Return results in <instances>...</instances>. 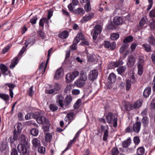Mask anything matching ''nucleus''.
Masks as SVG:
<instances>
[{
    "label": "nucleus",
    "mask_w": 155,
    "mask_h": 155,
    "mask_svg": "<svg viewBox=\"0 0 155 155\" xmlns=\"http://www.w3.org/2000/svg\"><path fill=\"white\" fill-rule=\"evenodd\" d=\"M106 119L107 123L109 124H113V126L115 128L117 127V119L115 117V115L111 112H108L105 116Z\"/></svg>",
    "instance_id": "nucleus-1"
},
{
    "label": "nucleus",
    "mask_w": 155,
    "mask_h": 155,
    "mask_svg": "<svg viewBox=\"0 0 155 155\" xmlns=\"http://www.w3.org/2000/svg\"><path fill=\"white\" fill-rule=\"evenodd\" d=\"M79 74L78 71H74L71 73H68L65 77L66 82L69 83L71 82L78 76Z\"/></svg>",
    "instance_id": "nucleus-2"
},
{
    "label": "nucleus",
    "mask_w": 155,
    "mask_h": 155,
    "mask_svg": "<svg viewBox=\"0 0 155 155\" xmlns=\"http://www.w3.org/2000/svg\"><path fill=\"white\" fill-rule=\"evenodd\" d=\"M144 65V60L142 58H139L137 62V74L140 76H141L143 73L144 71L143 66Z\"/></svg>",
    "instance_id": "nucleus-3"
},
{
    "label": "nucleus",
    "mask_w": 155,
    "mask_h": 155,
    "mask_svg": "<svg viewBox=\"0 0 155 155\" xmlns=\"http://www.w3.org/2000/svg\"><path fill=\"white\" fill-rule=\"evenodd\" d=\"M98 75V72L97 70H92L90 72L88 78L89 80L93 82L97 78Z\"/></svg>",
    "instance_id": "nucleus-4"
},
{
    "label": "nucleus",
    "mask_w": 155,
    "mask_h": 155,
    "mask_svg": "<svg viewBox=\"0 0 155 155\" xmlns=\"http://www.w3.org/2000/svg\"><path fill=\"white\" fill-rule=\"evenodd\" d=\"M104 47L107 48H110L111 50H113L116 48V43L114 41L111 43L109 41H105L103 44Z\"/></svg>",
    "instance_id": "nucleus-5"
},
{
    "label": "nucleus",
    "mask_w": 155,
    "mask_h": 155,
    "mask_svg": "<svg viewBox=\"0 0 155 155\" xmlns=\"http://www.w3.org/2000/svg\"><path fill=\"white\" fill-rule=\"evenodd\" d=\"M27 145L22 144H18L17 147L18 151L20 153L23 154V155H28V153L26 146Z\"/></svg>",
    "instance_id": "nucleus-6"
},
{
    "label": "nucleus",
    "mask_w": 155,
    "mask_h": 155,
    "mask_svg": "<svg viewBox=\"0 0 155 155\" xmlns=\"http://www.w3.org/2000/svg\"><path fill=\"white\" fill-rule=\"evenodd\" d=\"M18 140L21 142L19 144L28 145V138L24 134H21L19 136Z\"/></svg>",
    "instance_id": "nucleus-7"
},
{
    "label": "nucleus",
    "mask_w": 155,
    "mask_h": 155,
    "mask_svg": "<svg viewBox=\"0 0 155 155\" xmlns=\"http://www.w3.org/2000/svg\"><path fill=\"white\" fill-rule=\"evenodd\" d=\"M74 113L73 112L68 113L65 118L64 120L66 122H68V125L69 124L74 120Z\"/></svg>",
    "instance_id": "nucleus-8"
},
{
    "label": "nucleus",
    "mask_w": 155,
    "mask_h": 155,
    "mask_svg": "<svg viewBox=\"0 0 155 155\" xmlns=\"http://www.w3.org/2000/svg\"><path fill=\"white\" fill-rule=\"evenodd\" d=\"M141 126V123L140 121H137L136 122L132 127L133 132L138 133L140 130Z\"/></svg>",
    "instance_id": "nucleus-9"
},
{
    "label": "nucleus",
    "mask_w": 155,
    "mask_h": 155,
    "mask_svg": "<svg viewBox=\"0 0 155 155\" xmlns=\"http://www.w3.org/2000/svg\"><path fill=\"white\" fill-rule=\"evenodd\" d=\"M135 62V58L132 55L129 56L127 58V64L130 67H131L134 64Z\"/></svg>",
    "instance_id": "nucleus-10"
},
{
    "label": "nucleus",
    "mask_w": 155,
    "mask_h": 155,
    "mask_svg": "<svg viewBox=\"0 0 155 155\" xmlns=\"http://www.w3.org/2000/svg\"><path fill=\"white\" fill-rule=\"evenodd\" d=\"M64 100V97L60 94L57 96L56 102L61 108L64 107L63 101Z\"/></svg>",
    "instance_id": "nucleus-11"
},
{
    "label": "nucleus",
    "mask_w": 155,
    "mask_h": 155,
    "mask_svg": "<svg viewBox=\"0 0 155 155\" xmlns=\"http://www.w3.org/2000/svg\"><path fill=\"white\" fill-rule=\"evenodd\" d=\"M116 79V75L114 73H112L110 74L108 76L107 81L110 84H113L115 82Z\"/></svg>",
    "instance_id": "nucleus-12"
},
{
    "label": "nucleus",
    "mask_w": 155,
    "mask_h": 155,
    "mask_svg": "<svg viewBox=\"0 0 155 155\" xmlns=\"http://www.w3.org/2000/svg\"><path fill=\"white\" fill-rule=\"evenodd\" d=\"M113 22L116 25H121L123 22V19L121 17L116 16L113 19Z\"/></svg>",
    "instance_id": "nucleus-13"
},
{
    "label": "nucleus",
    "mask_w": 155,
    "mask_h": 155,
    "mask_svg": "<svg viewBox=\"0 0 155 155\" xmlns=\"http://www.w3.org/2000/svg\"><path fill=\"white\" fill-rule=\"evenodd\" d=\"M33 147L35 149H37L41 146L40 140L37 138H35L32 140Z\"/></svg>",
    "instance_id": "nucleus-14"
},
{
    "label": "nucleus",
    "mask_w": 155,
    "mask_h": 155,
    "mask_svg": "<svg viewBox=\"0 0 155 155\" xmlns=\"http://www.w3.org/2000/svg\"><path fill=\"white\" fill-rule=\"evenodd\" d=\"M37 122L39 124L47 123L48 120L46 117L42 116H38Z\"/></svg>",
    "instance_id": "nucleus-15"
},
{
    "label": "nucleus",
    "mask_w": 155,
    "mask_h": 155,
    "mask_svg": "<svg viewBox=\"0 0 155 155\" xmlns=\"http://www.w3.org/2000/svg\"><path fill=\"white\" fill-rule=\"evenodd\" d=\"M49 22V20L46 18L42 17L40 20L39 25L42 28V29H43L44 27V24L45 23L46 25H48Z\"/></svg>",
    "instance_id": "nucleus-16"
},
{
    "label": "nucleus",
    "mask_w": 155,
    "mask_h": 155,
    "mask_svg": "<svg viewBox=\"0 0 155 155\" xmlns=\"http://www.w3.org/2000/svg\"><path fill=\"white\" fill-rule=\"evenodd\" d=\"M69 33L66 30H64L58 34L59 38L62 39H65L69 36Z\"/></svg>",
    "instance_id": "nucleus-17"
},
{
    "label": "nucleus",
    "mask_w": 155,
    "mask_h": 155,
    "mask_svg": "<svg viewBox=\"0 0 155 155\" xmlns=\"http://www.w3.org/2000/svg\"><path fill=\"white\" fill-rule=\"evenodd\" d=\"M94 17V13L92 12H90L86 15L85 16L83 17V19L85 22H86L91 19Z\"/></svg>",
    "instance_id": "nucleus-18"
},
{
    "label": "nucleus",
    "mask_w": 155,
    "mask_h": 155,
    "mask_svg": "<svg viewBox=\"0 0 155 155\" xmlns=\"http://www.w3.org/2000/svg\"><path fill=\"white\" fill-rule=\"evenodd\" d=\"M151 89L150 87H147L145 88L143 94L144 97L147 98L149 96L151 93Z\"/></svg>",
    "instance_id": "nucleus-19"
},
{
    "label": "nucleus",
    "mask_w": 155,
    "mask_h": 155,
    "mask_svg": "<svg viewBox=\"0 0 155 155\" xmlns=\"http://www.w3.org/2000/svg\"><path fill=\"white\" fill-rule=\"evenodd\" d=\"M21 57L19 55H18L13 59V60L10 65V68H13L15 65L18 64V61L20 59Z\"/></svg>",
    "instance_id": "nucleus-20"
},
{
    "label": "nucleus",
    "mask_w": 155,
    "mask_h": 155,
    "mask_svg": "<svg viewBox=\"0 0 155 155\" xmlns=\"http://www.w3.org/2000/svg\"><path fill=\"white\" fill-rule=\"evenodd\" d=\"M85 83V81H84L80 78L78 79L74 82L75 85L79 87L84 86Z\"/></svg>",
    "instance_id": "nucleus-21"
},
{
    "label": "nucleus",
    "mask_w": 155,
    "mask_h": 155,
    "mask_svg": "<svg viewBox=\"0 0 155 155\" xmlns=\"http://www.w3.org/2000/svg\"><path fill=\"white\" fill-rule=\"evenodd\" d=\"M149 121V119L147 117L143 116L141 120L143 126L144 127H147Z\"/></svg>",
    "instance_id": "nucleus-22"
},
{
    "label": "nucleus",
    "mask_w": 155,
    "mask_h": 155,
    "mask_svg": "<svg viewBox=\"0 0 155 155\" xmlns=\"http://www.w3.org/2000/svg\"><path fill=\"white\" fill-rule=\"evenodd\" d=\"M72 97L70 95L67 96L64 100V104L66 107L68 106L72 101Z\"/></svg>",
    "instance_id": "nucleus-23"
},
{
    "label": "nucleus",
    "mask_w": 155,
    "mask_h": 155,
    "mask_svg": "<svg viewBox=\"0 0 155 155\" xmlns=\"http://www.w3.org/2000/svg\"><path fill=\"white\" fill-rule=\"evenodd\" d=\"M143 49L147 52H150L152 51L151 47L150 45L145 43L142 45Z\"/></svg>",
    "instance_id": "nucleus-24"
},
{
    "label": "nucleus",
    "mask_w": 155,
    "mask_h": 155,
    "mask_svg": "<svg viewBox=\"0 0 155 155\" xmlns=\"http://www.w3.org/2000/svg\"><path fill=\"white\" fill-rule=\"evenodd\" d=\"M124 63L122 60H119L116 62H112L110 63V65L113 67H117L120 65H122Z\"/></svg>",
    "instance_id": "nucleus-25"
},
{
    "label": "nucleus",
    "mask_w": 155,
    "mask_h": 155,
    "mask_svg": "<svg viewBox=\"0 0 155 155\" xmlns=\"http://www.w3.org/2000/svg\"><path fill=\"white\" fill-rule=\"evenodd\" d=\"M142 105V102L141 100H138L132 104V109H136L140 108Z\"/></svg>",
    "instance_id": "nucleus-26"
},
{
    "label": "nucleus",
    "mask_w": 155,
    "mask_h": 155,
    "mask_svg": "<svg viewBox=\"0 0 155 155\" xmlns=\"http://www.w3.org/2000/svg\"><path fill=\"white\" fill-rule=\"evenodd\" d=\"M126 69L127 68L126 67L121 66L118 67L117 70L118 74L122 76L123 74L126 71Z\"/></svg>",
    "instance_id": "nucleus-27"
},
{
    "label": "nucleus",
    "mask_w": 155,
    "mask_h": 155,
    "mask_svg": "<svg viewBox=\"0 0 155 155\" xmlns=\"http://www.w3.org/2000/svg\"><path fill=\"white\" fill-rule=\"evenodd\" d=\"M147 41L150 44V45L153 46H155V39L154 36L153 35H151L150 36L148 37L147 39Z\"/></svg>",
    "instance_id": "nucleus-28"
},
{
    "label": "nucleus",
    "mask_w": 155,
    "mask_h": 155,
    "mask_svg": "<svg viewBox=\"0 0 155 155\" xmlns=\"http://www.w3.org/2000/svg\"><path fill=\"white\" fill-rule=\"evenodd\" d=\"M85 11L82 8H79L75 9L74 11V13L78 15H82L85 13Z\"/></svg>",
    "instance_id": "nucleus-29"
},
{
    "label": "nucleus",
    "mask_w": 155,
    "mask_h": 155,
    "mask_svg": "<svg viewBox=\"0 0 155 155\" xmlns=\"http://www.w3.org/2000/svg\"><path fill=\"white\" fill-rule=\"evenodd\" d=\"M101 31V28L100 25H97L94 27L93 29V32L94 33L99 34Z\"/></svg>",
    "instance_id": "nucleus-30"
},
{
    "label": "nucleus",
    "mask_w": 155,
    "mask_h": 155,
    "mask_svg": "<svg viewBox=\"0 0 155 155\" xmlns=\"http://www.w3.org/2000/svg\"><path fill=\"white\" fill-rule=\"evenodd\" d=\"M80 79L84 81H86L87 79V76L86 72L82 71L80 74Z\"/></svg>",
    "instance_id": "nucleus-31"
},
{
    "label": "nucleus",
    "mask_w": 155,
    "mask_h": 155,
    "mask_svg": "<svg viewBox=\"0 0 155 155\" xmlns=\"http://www.w3.org/2000/svg\"><path fill=\"white\" fill-rule=\"evenodd\" d=\"M0 98L5 101H7L9 100L10 97L8 94L0 93Z\"/></svg>",
    "instance_id": "nucleus-32"
},
{
    "label": "nucleus",
    "mask_w": 155,
    "mask_h": 155,
    "mask_svg": "<svg viewBox=\"0 0 155 155\" xmlns=\"http://www.w3.org/2000/svg\"><path fill=\"white\" fill-rule=\"evenodd\" d=\"M62 72V71L61 69H58L54 76V78L56 80H58L61 78Z\"/></svg>",
    "instance_id": "nucleus-33"
},
{
    "label": "nucleus",
    "mask_w": 155,
    "mask_h": 155,
    "mask_svg": "<svg viewBox=\"0 0 155 155\" xmlns=\"http://www.w3.org/2000/svg\"><path fill=\"white\" fill-rule=\"evenodd\" d=\"M15 141H16L14 139L12 136L10 137L8 139V142L10 143V145L11 147H16V145L14 143Z\"/></svg>",
    "instance_id": "nucleus-34"
},
{
    "label": "nucleus",
    "mask_w": 155,
    "mask_h": 155,
    "mask_svg": "<svg viewBox=\"0 0 155 155\" xmlns=\"http://www.w3.org/2000/svg\"><path fill=\"white\" fill-rule=\"evenodd\" d=\"M52 139V136L50 133H47L45 136V141L47 142H50Z\"/></svg>",
    "instance_id": "nucleus-35"
},
{
    "label": "nucleus",
    "mask_w": 155,
    "mask_h": 155,
    "mask_svg": "<svg viewBox=\"0 0 155 155\" xmlns=\"http://www.w3.org/2000/svg\"><path fill=\"white\" fill-rule=\"evenodd\" d=\"M133 37L131 36H129L126 37L124 39L123 42L124 44H127V43L131 42L133 40Z\"/></svg>",
    "instance_id": "nucleus-36"
},
{
    "label": "nucleus",
    "mask_w": 155,
    "mask_h": 155,
    "mask_svg": "<svg viewBox=\"0 0 155 155\" xmlns=\"http://www.w3.org/2000/svg\"><path fill=\"white\" fill-rule=\"evenodd\" d=\"M7 86L9 88V90H13L16 87V85L15 84L11 83H5L4 84L3 87L6 88H7Z\"/></svg>",
    "instance_id": "nucleus-37"
},
{
    "label": "nucleus",
    "mask_w": 155,
    "mask_h": 155,
    "mask_svg": "<svg viewBox=\"0 0 155 155\" xmlns=\"http://www.w3.org/2000/svg\"><path fill=\"white\" fill-rule=\"evenodd\" d=\"M130 143L131 140L129 138L123 142L122 146L124 148H127L130 145Z\"/></svg>",
    "instance_id": "nucleus-38"
},
{
    "label": "nucleus",
    "mask_w": 155,
    "mask_h": 155,
    "mask_svg": "<svg viewBox=\"0 0 155 155\" xmlns=\"http://www.w3.org/2000/svg\"><path fill=\"white\" fill-rule=\"evenodd\" d=\"M0 68L1 72L3 74H5V72L8 71L7 67L3 64H1Z\"/></svg>",
    "instance_id": "nucleus-39"
},
{
    "label": "nucleus",
    "mask_w": 155,
    "mask_h": 155,
    "mask_svg": "<svg viewBox=\"0 0 155 155\" xmlns=\"http://www.w3.org/2000/svg\"><path fill=\"white\" fill-rule=\"evenodd\" d=\"M145 152V149L143 147H138L137 150V153L138 155H143Z\"/></svg>",
    "instance_id": "nucleus-40"
},
{
    "label": "nucleus",
    "mask_w": 155,
    "mask_h": 155,
    "mask_svg": "<svg viewBox=\"0 0 155 155\" xmlns=\"http://www.w3.org/2000/svg\"><path fill=\"white\" fill-rule=\"evenodd\" d=\"M107 129H106L104 131L103 140L104 141H106L107 139L108 136L109 128L107 125Z\"/></svg>",
    "instance_id": "nucleus-41"
},
{
    "label": "nucleus",
    "mask_w": 155,
    "mask_h": 155,
    "mask_svg": "<svg viewBox=\"0 0 155 155\" xmlns=\"http://www.w3.org/2000/svg\"><path fill=\"white\" fill-rule=\"evenodd\" d=\"M149 25L151 29L155 30V19H152L150 21Z\"/></svg>",
    "instance_id": "nucleus-42"
},
{
    "label": "nucleus",
    "mask_w": 155,
    "mask_h": 155,
    "mask_svg": "<svg viewBox=\"0 0 155 155\" xmlns=\"http://www.w3.org/2000/svg\"><path fill=\"white\" fill-rule=\"evenodd\" d=\"M119 37V35L117 33H112L110 34V39L113 41L117 40Z\"/></svg>",
    "instance_id": "nucleus-43"
},
{
    "label": "nucleus",
    "mask_w": 155,
    "mask_h": 155,
    "mask_svg": "<svg viewBox=\"0 0 155 155\" xmlns=\"http://www.w3.org/2000/svg\"><path fill=\"white\" fill-rule=\"evenodd\" d=\"M35 41H33V39L32 38H30L27 40L25 42V44L26 47H27L28 45L31 44L32 45L33 43H35Z\"/></svg>",
    "instance_id": "nucleus-44"
},
{
    "label": "nucleus",
    "mask_w": 155,
    "mask_h": 155,
    "mask_svg": "<svg viewBox=\"0 0 155 155\" xmlns=\"http://www.w3.org/2000/svg\"><path fill=\"white\" fill-rule=\"evenodd\" d=\"M17 131L18 134H20L21 132V130L22 129V125L21 123H18L17 124Z\"/></svg>",
    "instance_id": "nucleus-45"
},
{
    "label": "nucleus",
    "mask_w": 155,
    "mask_h": 155,
    "mask_svg": "<svg viewBox=\"0 0 155 155\" xmlns=\"http://www.w3.org/2000/svg\"><path fill=\"white\" fill-rule=\"evenodd\" d=\"M31 134L33 136H36L38 134V130L36 128H32L30 130Z\"/></svg>",
    "instance_id": "nucleus-46"
},
{
    "label": "nucleus",
    "mask_w": 155,
    "mask_h": 155,
    "mask_svg": "<svg viewBox=\"0 0 155 155\" xmlns=\"http://www.w3.org/2000/svg\"><path fill=\"white\" fill-rule=\"evenodd\" d=\"M126 89L127 91H129L131 88V84L130 80L127 79L126 81Z\"/></svg>",
    "instance_id": "nucleus-47"
},
{
    "label": "nucleus",
    "mask_w": 155,
    "mask_h": 155,
    "mask_svg": "<svg viewBox=\"0 0 155 155\" xmlns=\"http://www.w3.org/2000/svg\"><path fill=\"white\" fill-rule=\"evenodd\" d=\"M124 107L126 111H130L133 110L131 104H126L124 105Z\"/></svg>",
    "instance_id": "nucleus-48"
},
{
    "label": "nucleus",
    "mask_w": 155,
    "mask_h": 155,
    "mask_svg": "<svg viewBox=\"0 0 155 155\" xmlns=\"http://www.w3.org/2000/svg\"><path fill=\"white\" fill-rule=\"evenodd\" d=\"M49 108L50 110L52 112H54L58 109V107L52 104H50Z\"/></svg>",
    "instance_id": "nucleus-49"
},
{
    "label": "nucleus",
    "mask_w": 155,
    "mask_h": 155,
    "mask_svg": "<svg viewBox=\"0 0 155 155\" xmlns=\"http://www.w3.org/2000/svg\"><path fill=\"white\" fill-rule=\"evenodd\" d=\"M81 103V100L79 99H78L74 105V107L75 109H77L79 108Z\"/></svg>",
    "instance_id": "nucleus-50"
},
{
    "label": "nucleus",
    "mask_w": 155,
    "mask_h": 155,
    "mask_svg": "<svg viewBox=\"0 0 155 155\" xmlns=\"http://www.w3.org/2000/svg\"><path fill=\"white\" fill-rule=\"evenodd\" d=\"M111 153L112 155H117L119 153V151L117 148L114 147L112 149Z\"/></svg>",
    "instance_id": "nucleus-51"
},
{
    "label": "nucleus",
    "mask_w": 155,
    "mask_h": 155,
    "mask_svg": "<svg viewBox=\"0 0 155 155\" xmlns=\"http://www.w3.org/2000/svg\"><path fill=\"white\" fill-rule=\"evenodd\" d=\"M13 137H12L13 138V139H14L17 141V139H18V134H18L16 129L15 128V129L14 130L13 132Z\"/></svg>",
    "instance_id": "nucleus-52"
},
{
    "label": "nucleus",
    "mask_w": 155,
    "mask_h": 155,
    "mask_svg": "<svg viewBox=\"0 0 155 155\" xmlns=\"http://www.w3.org/2000/svg\"><path fill=\"white\" fill-rule=\"evenodd\" d=\"M34 113L31 112L28 113L25 116V118L26 120H28L32 118V117H34Z\"/></svg>",
    "instance_id": "nucleus-53"
},
{
    "label": "nucleus",
    "mask_w": 155,
    "mask_h": 155,
    "mask_svg": "<svg viewBox=\"0 0 155 155\" xmlns=\"http://www.w3.org/2000/svg\"><path fill=\"white\" fill-rule=\"evenodd\" d=\"M61 88V85L58 83H55L54 85V89L55 91H59Z\"/></svg>",
    "instance_id": "nucleus-54"
},
{
    "label": "nucleus",
    "mask_w": 155,
    "mask_h": 155,
    "mask_svg": "<svg viewBox=\"0 0 155 155\" xmlns=\"http://www.w3.org/2000/svg\"><path fill=\"white\" fill-rule=\"evenodd\" d=\"M124 131L126 133H129L133 132L132 127L130 125L128 126L126 128Z\"/></svg>",
    "instance_id": "nucleus-55"
},
{
    "label": "nucleus",
    "mask_w": 155,
    "mask_h": 155,
    "mask_svg": "<svg viewBox=\"0 0 155 155\" xmlns=\"http://www.w3.org/2000/svg\"><path fill=\"white\" fill-rule=\"evenodd\" d=\"M71 88L72 85L70 84L65 88L64 91L66 93H69Z\"/></svg>",
    "instance_id": "nucleus-56"
},
{
    "label": "nucleus",
    "mask_w": 155,
    "mask_h": 155,
    "mask_svg": "<svg viewBox=\"0 0 155 155\" xmlns=\"http://www.w3.org/2000/svg\"><path fill=\"white\" fill-rule=\"evenodd\" d=\"M133 141L136 145H137L140 142V139L138 136H136L134 137Z\"/></svg>",
    "instance_id": "nucleus-57"
},
{
    "label": "nucleus",
    "mask_w": 155,
    "mask_h": 155,
    "mask_svg": "<svg viewBox=\"0 0 155 155\" xmlns=\"http://www.w3.org/2000/svg\"><path fill=\"white\" fill-rule=\"evenodd\" d=\"M53 10L52 9H50L48 11V15L47 17V19L49 20L51 17L53 15Z\"/></svg>",
    "instance_id": "nucleus-58"
},
{
    "label": "nucleus",
    "mask_w": 155,
    "mask_h": 155,
    "mask_svg": "<svg viewBox=\"0 0 155 155\" xmlns=\"http://www.w3.org/2000/svg\"><path fill=\"white\" fill-rule=\"evenodd\" d=\"M38 33L42 39H44L45 36L44 32L42 31L41 30H38Z\"/></svg>",
    "instance_id": "nucleus-59"
},
{
    "label": "nucleus",
    "mask_w": 155,
    "mask_h": 155,
    "mask_svg": "<svg viewBox=\"0 0 155 155\" xmlns=\"http://www.w3.org/2000/svg\"><path fill=\"white\" fill-rule=\"evenodd\" d=\"M149 16L151 18H155V8L153 9L150 12Z\"/></svg>",
    "instance_id": "nucleus-60"
},
{
    "label": "nucleus",
    "mask_w": 155,
    "mask_h": 155,
    "mask_svg": "<svg viewBox=\"0 0 155 155\" xmlns=\"http://www.w3.org/2000/svg\"><path fill=\"white\" fill-rule=\"evenodd\" d=\"M38 20V18L36 16L33 17L30 20V22L32 25H33L36 24V21Z\"/></svg>",
    "instance_id": "nucleus-61"
},
{
    "label": "nucleus",
    "mask_w": 155,
    "mask_h": 155,
    "mask_svg": "<svg viewBox=\"0 0 155 155\" xmlns=\"http://www.w3.org/2000/svg\"><path fill=\"white\" fill-rule=\"evenodd\" d=\"M146 19L144 17H143L139 22V25L141 27H143L146 23Z\"/></svg>",
    "instance_id": "nucleus-62"
},
{
    "label": "nucleus",
    "mask_w": 155,
    "mask_h": 155,
    "mask_svg": "<svg viewBox=\"0 0 155 155\" xmlns=\"http://www.w3.org/2000/svg\"><path fill=\"white\" fill-rule=\"evenodd\" d=\"M37 149H38V151L40 153L43 154L45 151V148L43 147H39Z\"/></svg>",
    "instance_id": "nucleus-63"
},
{
    "label": "nucleus",
    "mask_w": 155,
    "mask_h": 155,
    "mask_svg": "<svg viewBox=\"0 0 155 155\" xmlns=\"http://www.w3.org/2000/svg\"><path fill=\"white\" fill-rule=\"evenodd\" d=\"M12 148L11 150V155H18V153L15 147H11Z\"/></svg>",
    "instance_id": "nucleus-64"
}]
</instances>
